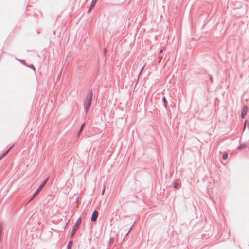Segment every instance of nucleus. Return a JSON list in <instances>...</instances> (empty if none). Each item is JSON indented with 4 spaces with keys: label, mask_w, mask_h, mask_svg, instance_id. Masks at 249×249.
<instances>
[{
    "label": "nucleus",
    "mask_w": 249,
    "mask_h": 249,
    "mask_svg": "<svg viewBox=\"0 0 249 249\" xmlns=\"http://www.w3.org/2000/svg\"><path fill=\"white\" fill-rule=\"evenodd\" d=\"M97 1V0H93L92 2H91V5L90 6L88 12L89 13L91 11V9L94 6L96 2Z\"/></svg>",
    "instance_id": "nucleus-6"
},
{
    "label": "nucleus",
    "mask_w": 249,
    "mask_h": 249,
    "mask_svg": "<svg viewBox=\"0 0 249 249\" xmlns=\"http://www.w3.org/2000/svg\"><path fill=\"white\" fill-rule=\"evenodd\" d=\"M247 121H246L245 122V124H244V127H245L246 125H247Z\"/></svg>",
    "instance_id": "nucleus-13"
},
{
    "label": "nucleus",
    "mask_w": 249,
    "mask_h": 249,
    "mask_svg": "<svg viewBox=\"0 0 249 249\" xmlns=\"http://www.w3.org/2000/svg\"><path fill=\"white\" fill-rule=\"evenodd\" d=\"M76 231H73V229L72 230V235H73L75 233Z\"/></svg>",
    "instance_id": "nucleus-12"
},
{
    "label": "nucleus",
    "mask_w": 249,
    "mask_h": 249,
    "mask_svg": "<svg viewBox=\"0 0 249 249\" xmlns=\"http://www.w3.org/2000/svg\"><path fill=\"white\" fill-rule=\"evenodd\" d=\"M81 223V218L80 217L77 220L75 224L73 227V231H76L78 228V226L80 225Z\"/></svg>",
    "instance_id": "nucleus-5"
},
{
    "label": "nucleus",
    "mask_w": 249,
    "mask_h": 249,
    "mask_svg": "<svg viewBox=\"0 0 249 249\" xmlns=\"http://www.w3.org/2000/svg\"><path fill=\"white\" fill-rule=\"evenodd\" d=\"M48 178H46L42 183V184L39 186V187L37 188V189L36 190V192L35 193V194H34L33 197H32V198L30 200H32L34 197H35V196L37 194H38L40 191L41 190V189L43 188V187L45 186V185L46 184L47 181H48Z\"/></svg>",
    "instance_id": "nucleus-1"
},
{
    "label": "nucleus",
    "mask_w": 249,
    "mask_h": 249,
    "mask_svg": "<svg viewBox=\"0 0 249 249\" xmlns=\"http://www.w3.org/2000/svg\"><path fill=\"white\" fill-rule=\"evenodd\" d=\"M10 148L2 156V157L1 158H2L3 157H4L7 153L8 152H9V151L10 150Z\"/></svg>",
    "instance_id": "nucleus-10"
},
{
    "label": "nucleus",
    "mask_w": 249,
    "mask_h": 249,
    "mask_svg": "<svg viewBox=\"0 0 249 249\" xmlns=\"http://www.w3.org/2000/svg\"><path fill=\"white\" fill-rule=\"evenodd\" d=\"M163 50H161L160 51V54L162 52Z\"/></svg>",
    "instance_id": "nucleus-14"
},
{
    "label": "nucleus",
    "mask_w": 249,
    "mask_h": 249,
    "mask_svg": "<svg viewBox=\"0 0 249 249\" xmlns=\"http://www.w3.org/2000/svg\"><path fill=\"white\" fill-rule=\"evenodd\" d=\"M92 100V94H90L88 96H87L86 100V110L87 111L88 109L89 108Z\"/></svg>",
    "instance_id": "nucleus-2"
},
{
    "label": "nucleus",
    "mask_w": 249,
    "mask_h": 249,
    "mask_svg": "<svg viewBox=\"0 0 249 249\" xmlns=\"http://www.w3.org/2000/svg\"><path fill=\"white\" fill-rule=\"evenodd\" d=\"M98 216V212L97 211L95 210L93 212L92 215L91 221H93V222L96 221Z\"/></svg>",
    "instance_id": "nucleus-4"
},
{
    "label": "nucleus",
    "mask_w": 249,
    "mask_h": 249,
    "mask_svg": "<svg viewBox=\"0 0 249 249\" xmlns=\"http://www.w3.org/2000/svg\"><path fill=\"white\" fill-rule=\"evenodd\" d=\"M163 102L164 103L165 106L166 107L167 103V101L166 100V99L165 97H164L163 99Z\"/></svg>",
    "instance_id": "nucleus-9"
},
{
    "label": "nucleus",
    "mask_w": 249,
    "mask_h": 249,
    "mask_svg": "<svg viewBox=\"0 0 249 249\" xmlns=\"http://www.w3.org/2000/svg\"><path fill=\"white\" fill-rule=\"evenodd\" d=\"M248 111V107L247 106H244L243 107L242 111L241 113V117L244 118L246 115Z\"/></svg>",
    "instance_id": "nucleus-3"
},
{
    "label": "nucleus",
    "mask_w": 249,
    "mask_h": 249,
    "mask_svg": "<svg viewBox=\"0 0 249 249\" xmlns=\"http://www.w3.org/2000/svg\"><path fill=\"white\" fill-rule=\"evenodd\" d=\"M84 125H85V124H83L82 125V126H81V128H80V133L82 131V129H83V127H84Z\"/></svg>",
    "instance_id": "nucleus-11"
},
{
    "label": "nucleus",
    "mask_w": 249,
    "mask_h": 249,
    "mask_svg": "<svg viewBox=\"0 0 249 249\" xmlns=\"http://www.w3.org/2000/svg\"><path fill=\"white\" fill-rule=\"evenodd\" d=\"M72 241H70L69 243V244H68V249H70L71 248V246H72Z\"/></svg>",
    "instance_id": "nucleus-8"
},
{
    "label": "nucleus",
    "mask_w": 249,
    "mask_h": 249,
    "mask_svg": "<svg viewBox=\"0 0 249 249\" xmlns=\"http://www.w3.org/2000/svg\"><path fill=\"white\" fill-rule=\"evenodd\" d=\"M222 158L224 160H226L228 158V154L227 153H224L223 154V156H222Z\"/></svg>",
    "instance_id": "nucleus-7"
}]
</instances>
